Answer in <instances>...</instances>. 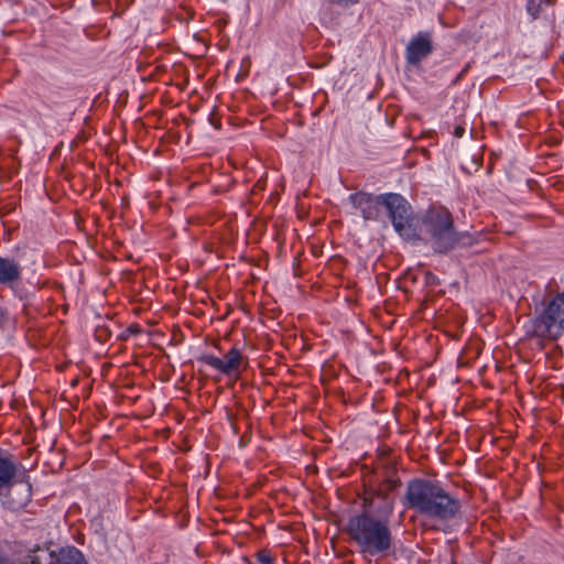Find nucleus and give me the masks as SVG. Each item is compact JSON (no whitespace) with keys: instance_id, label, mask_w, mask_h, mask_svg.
<instances>
[{"instance_id":"a211bd4d","label":"nucleus","mask_w":564,"mask_h":564,"mask_svg":"<svg viewBox=\"0 0 564 564\" xmlns=\"http://www.w3.org/2000/svg\"><path fill=\"white\" fill-rule=\"evenodd\" d=\"M465 133V128L463 126H456L454 129V135L456 138H462Z\"/></svg>"},{"instance_id":"9d476101","label":"nucleus","mask_w":564,"mask_h":564,"mask_svg":"<svg viewBox=\"0 0 564 564\" xmlns=\"http://www.w3.org/2000/svg\"><path fill=\"white\" fill-rule=\"evenodd\" d=\"M432 40L427 32H420L406 46L405 58L411 65H417L432 53Z\"/></svg>"},{"instance_id":"39448f33","label":"nucleus","mask_w":564,"mask_h":564,"mask_svg":"<svg viewBox=\"0 0 564 564\" xmlns=\"http://www.w3.org/2000/svg\"><path fill=\"white\" fill-rule=\"evenodd\" d=\"M564 330V293H557L534 321L533 333L539 337L557 338Z\"/></svg>"},{"instance_id":"f257e3e1","label":"nucleus","mask_w":564,"mask_h":564,"mask_svg":"<svg viewBox=\"0 0 564 564\" xmlns=\"http://www.w3.org/2000/svg\"><path fill=\"white\" fill-rule=\"evenodd\" d=\"M403 503L431 528L455 519L462 509L457 497L441 484L425 478H414L408 482Z\"/></svg>"},{"instance_id":"20e7f679","label":"nucleus","mask_w":564,"mask_h":564,"mask_svg":"<svg viewBox=\"0 0 564 564\" xmlns=\"http://www.w3.org/2000/svg\"><path fill=\"white\" fill-rule=\"evenodd\" d=\"M383 207L386 208L394 229L405 239H420L416 230L417 220L412 216L411 205L400 194H382Z\"/></svg>"},{"instance_id":"dca6fc26","label":"nucleus","mask_w":564,"mask_h":564,"mask_svg":"<svg viewBox=\"0 0 564 564\" xmlns=\"http://www.w3.org/2000/svg\"><path fill=\"white\" fill-rule=\"evenodd\" d=\"M256 561L259 564H273L274 558L272 557L271 553L267 550H261L256 554Z\"/></svg>"},{"instance_id":"6e6552de","label":"nucleus","mask_w":564,"mask_h":564,"mask_svg":"<svg viewBox=\"0 0 564 564\" xmlns=\"http://www.w3.org/2000/svg\"><path fill=\"white\" fill-rule=\"evenodd\" d=\"M30 564H87L83 554L75 547L62 549L55 557L47 550H36L29 555Z\"/></svg>"},{"instance_id":"ddd939ff","label":"nucleus","mask_w":564,"mask_h":564,"mask_svg":"<svg viewBox=\"0 0 564 564\" xmlns=\"http://www.w3.org/2000/svg\"><path fill=\"white\" fill-rule=\"evenodd\" d=\"M21 276L19 264L11 259L0 257V283L10 284Z\"/></svg>"},{"instance_id":"423d86ee","label":"nucleus","mask_w":564,"mask_h":564,"mask_svg":"<svg viewBox=\"0 0 564 564\" xmlns=\"http://www.w3.org/2000/svg\"><path fill=\"white\" fill-rule=\"evenodd\" d=\"M198 361L230 376L241 370L243 357L240 349L234 346L227 351L224 359L213 355H202L198 357Z\"/></svg>"},{"instance_id":"4468645a","label":"nucleus","mask_w":564,"mask_h":564,"mask_svg":"<svg viewBox=\"0 0 564 564\" xmlns=\"http://www.w3.org/2000/svg\"><path fill=\"white\" fill-rule=\"evenodd\" d=\"M399 486H401V480L398 477H388L378 489H383V492L390 496V492L395 490Z\"/></svg>"},{"instance_id":"7ed1b4c3","label":"nucleus","mask_w":564,"mask_h":564,"mask_svg":"<svg viewBox=\"0 0 564 564\" xmlns=\"http://www.w3.org/2000/svg\"><path fill=\"white\" fill-rule=\"evenodd\" d=\"M347 531L365 554H383L392 546V534L387 518L361 513L349 520Z\"/></svg>"},{"instance_id":"412c9836","label":"nucleus","mask_w":564,"mask_h":564,"mask_svg":"<svg viewBox=\"0 0 564 564\" xmlns=\"http://www.w3.org/2000/svg\"><path fill=\"white\" fill-rule=\"evenodd\" d=\"M435 279H436V276H435L434 274H432V273H427V274H426V280H427L429 282L434 281Z\"/></svg>"},{"instance_id":"1a4fd4ad","label":"nucleus","mask_w":564,"mask_h":564,"mask_svg":"<svg viewBox=\"0 0 564 564\" xmlns=\"http://www.w3.org/2000/svg\"><path fill=\"white\" fill-rule=\"evenodd\" d=\"M2 497V503L11 511L23 509L32 499V486L29 481L14 482L10 490H6Z\"/></svg>"},{"instance_id":"9b49d317","label":"nucleus","mask_w":564,"mask_h":564,"mask_svg":"<svg viewBox=\"0 0 564 564\" xmlns=\"http://www.w3.org/2000/svg\"><path fill=\"white\" fill-rule=\"evenodd\" d=\"M350 202L359 209L365 219H377L380 207L383 206L381 195H372L365 192H358L350 195Z\"/></svg>"},{"instance_id":"2eb2a0df","label":"nucleus","mask_w":564,"mask_h":564,"mask_svg":"<svg viewBox=\"0 0 564 564\" xmlns=\"http://www.w3.org/2000/svg\"><path fill=\"white\" fill-rule=\"evenodd\" d=\"M542 4L543 3L540 0L539 1H535V0L528 1L527 10L533 19H536L539 17Z\"/></svg>"},{"instance_id":"f03ea898","label":"nucleus","mask_w":564,"mask_h":564,"mask_svg":"<svg viewBox=\"0 0 564 564\" xmlns=\"http://www.w3.org/2000/svg\"><path fill=\"white\" fill-rule=\"evenodd\" d=\"M420 230L427 236V242L436 253L445 254L457 247H467L473 238L467 232H458L452 213L442 206L429 208L420 219Z\"/></svg>"},{"instance_id":"f3484780","label":"nucleus","mask_w":564,"mask_h":564,"mask_svg":"<svg viewBox=\"0 0 564 564\" xmlns=\"http://www.w3.org/2000/svg\"><path fill=\"white\" fill-rule=\"evenodd\" d=\"M336 3L341 4L344 7H350L358 2V0H334Z\"/></svg>"},{"instance_id":"0eeeda50","label":"nucleus","mask_w":564,"mask_h":564,"mask_svg":"<svg viewBox=\"0 0 564 564\" xmlns=\"http://www.w3.org/2000/svg\"><path fill=\"white\" fill-rule=\"evenodd\" d=\"M362 507L365 509L362 513L378 514V518L389 519L393 512L394 500L383 492V489H375L365 492Z\"/></svg>"},{"instance_id":"f8f14e48","label":"nucleus","mask_w":564,"mask_h":564,"mask_svg":"<svg viewBox=\"0 0 564 564\" xmlns=\"http://www.w3.org/2000/svg\"><path fill=\"white\" fill-rule=\"evenodd\" d=\"M18 467L12 457H0V496L15 482Z\"/></svg>"},{"instance_id":"6ab92c4d","label":"nucleus","mask_w":564,"mask_h":564,"mask_svg":"<svg viewBox=\"0 0 564 564\" xmlns=\"http://www.w3.org/2000/svg\"><path fill=\"white\" fill-rule=\"evenodd\" d=\"M0 564H15V563L0 551Z\"/></svg>"},{"instance_id":"aec40b11","label":"nucleus","mask_w":564,"mask_h":564,"mask_svg":"<svg viewBox=\"0 0 564 564\" xmlns=\"http://www.w3.org/2000/svg\"><path fill=\"white\" fill-rule=\"evenodd\" d=\"M542 3L546 4V6H552L555 3L556 0H540Z\"/></svg>"}]
</instances>
